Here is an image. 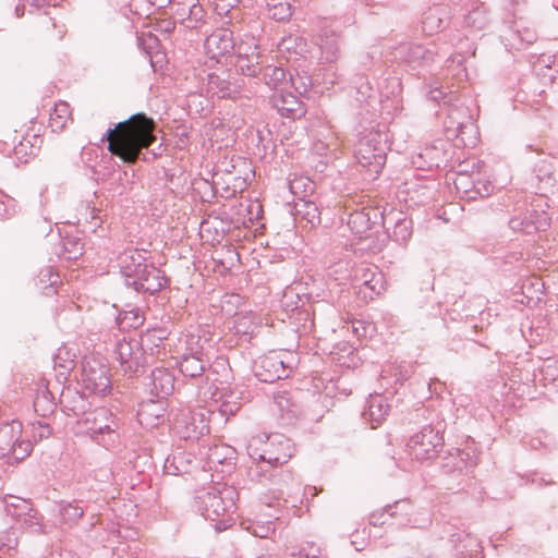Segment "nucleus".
Wrapping results in <instances>:
<instances>
[{"label":"nucleus","mask_w":558,"mask_h":558,"mask_svg":"<svg viewBox=\"0 0 558 558\" xmlns=\"http://www.w3.org/2000/svg\"><path fill=\"white\" fill-rule=\"evenodd\" d=\"M272 487L270 488L274 494V499L277 506H286L288 499L284 496H290L293 487L295 486L293 475L290 471H279L276 474H270Z\"/></svg>","instance_id":"obj_25"},{"label":"nucleus","mask_w":558,"mask_h":558,"mask_svg":"<svg viewBox=\"0 0 558 558\" xmlns=\"http://www.w3.org/2000/svg\"><path fill=\"white\" fill-rule=\"evenodd\" d=\"M410 509L411 505L408 499H401L393 502L392 505L385 507V511L389 518H397L399 515L407 517L410 512Z\"/></svg>","instance_id":"obj_51"},{"label":"nucleus","mask_w":558,"mask_h":558,"mask_svg":"<svg viewBox=\"0 0 558 558\" xmlns=\"http://www.w3.org/2000/svg\"><path fill=\"white\" fill-rule=\"evenodd\" d=\"M52 434V428L48 423L38 422L33 426V436L36 439L43 440Z\"/></svg>","instance_id":"obj_55"},{"label":"nucleus","mask_w":558,"mask_h":558,"mask_svg":"<svg viewBox=\"0 0 558 558\" xmlns=\"http://www.w3.org/2000/svg\"><path fill=\"white\" fill-rule=\"evenodd\" d=\"M17 522L21 523L22 526L27 529H32L35 532H41L40 518L38 512L33 509V511H28L27 514H24Z\"/></svg>","instance_id":"obj_52"},{"label":"nucleus","mask_w":558,"mask_h":558,"mask_svg":"<svg viewBox=\"0 0 558 558\" xmlns=\"http://www.w3.org/2000/svg\"><path fill=\"white\" fill-rule=\"evenodd\" d=\"M291 73L287 72L282 66L277 64L264 65L259 76L264 83L277 92L286 90L290 85Z\"/></svg>","instance_id":"obj_26"},{"label":"nucleus","mask_w":558,"mask_h":558,"mask_svg":"<svg viewBox=\"0 0 558 558\" xmlns=\"http://www.w3.org/2000/svg\"><path fill=\"white\" fill-rule=\"evenodd\" d=\"M62 521L72 525L78 522L84 514V509L77 502L61 504L59 509Z\"/></svg>","instance_id":"obj_47"},{"label":"nucleus","mask_w":558,"mask_h":558,"mask_svg":"<svg viewBox=\"0 0 558 558\" xmlns=\"http://www.w3.org/2000/svg\"><path fill=\"white\" fill-rule=\"evenodd\" d=\"M320 50L326 62H333L340 56V36L335 32H325L320 38Z\"/></svg>","instance_id":"obj_38"},{"label":"nucleus","mask_w":558,"mask_h":558,"mask_svg":"<svg viewBox=\"0 0 558 558\" xmlns=\"http://www.w3.org/2000/svg\"><path fill=\"white\" fill-rule=\"evenodd\" d=\"M117 262L125 284L136 292L153 295L168 283L165 272L153 263L148 264L146 257L136 248L124 250L118 255Z\"/></svg>","instance_id":"obj_2"},{"label":"nucleus","mask_w":558,"mask_h":558,"mask_svg":"<svg viewBox=\"0 0 558 558\" xmlns=\"http://www.w3.org/2000/svg\"><path fill=\"white\" fill-rule=\"evenodd\" d=\"M61 283L60 276L52 266H45L37 276V286L41 293L51 296L57 293L58 284Z\"/></svg>","instance_id":"obj_32"},{"label":"nucleus","mask_w":558,"mask_h":558,"mask_svg":"<svg viewBox=\"0 0 558 558\" xmlns=\"http://www.w3.org/2000/svg\"><path fill=\"white\" fill-rule=\"evenodd\" d=\"M348 226L355 234L362 235L371 229L372 222L369 213L362 210H355L349 215Z\"/></svg>","instance_id":"obj_41"},{"label":"nucleus","mask_w":558,"mask_h":558,"mask_svg":"<svg viewBox=\"0 0 558 558\" xmlns=\"http://www.w3.org/2000/svg\"><path fill=\"white\" fill-rule=\"evenodd\" d=\"M227 493H230V489L223 488V490H218L217 488H211L197 496L198 509L204 518L216 520L234 506L231 498L225 499L223 495Z\"/></svg>","instance_id":"obj_14"},{"label":"nucleus","mask_w":558,"mask_h":558,"mask_svg":"<svg viewBox=\"0 0 558 558\" xmlns=\"http://www.w3.org/2000/svg\"><path fill=\"white\" fill-rule=\"evenodd\" d=\"M174 434L183 440H197L209 432L204 414L191 410H181L172 423Z\"/></svg>","instance_id":"obj_12"},{"label":"nucleus","mask_w":558,"mask_h":558,"mask_svg":"<svg viewBox=\"0 0 558 558\" xmlns=\"http://www.w3.org/2000/svg\"><path fill=\"white\" fill-rule=\"evenodd\" d=\"M26 2L29 3L32 7L39 9L45 5H49L50 0H26Z\"/></svg>","instance_id":"obj_63"},{"label":"nucleus","mask_w":558,"mask_h":558,"mask_svg":"<svg viewBox=\"0 0 558 558\" xmlns=\"http://www.w3.org/2000/svg\"><path fill=\"white\" fill-rule=\"evenodd\" d=\"M209 470L219 471V466L231 469L235 460V449L226 444L209 446L201 451Z\"/></svg>","instance_id":"obj_18"},{"label":"nucleus","mask_w":558,"mask_h":558,"mask_svg":"<svg viewBox=\"0 0 558 558\" xmlns=\"http://www.w3.org/2000/svg\"><path fill=\"white\" fill-rule=\"evenodd\" d=\"M387 135L375 129L359 134L354 146L356 161L376 178L383 170L387 158Z\"/></svg>","instance_id":"obj_3"},{"label":"nucleus","mask_w":558,"mask_h":558,"mask_svg":"<svg viewBox=\"0 0 558 558\" xmlns=\"http://www.w3.org/2000/svg\"><path fill=\"white\" fill-rule=\"evenodd\" d=\"M54 397L48 389L47 385L41 384L38 386L36 390V396L34 399V410L35 412L41 416L46 417L52 414L56 410Z\"/></svg>","instance_id":"obj_30"},{"label":"nucleus","mask_w":558,"mask_h":558,"mask_svg":"<svg viewBox=\"0 0 558 558\" xmlns=\"http://www.w3.org/2000/svg\"><path fill=\"white\" fill-rule=\"evenodd\" d=\"M149 332H154L155 336L151 337V341L149 342V347H145V351L146 350H150L153 351V345L154 347H159V343L162 342V340L166 338L163 336V331L162 330H148L146 333H149Z\"/></svg>","instance_id":"obj_59"},{"label":"nucleus","mask_w":558,"mask_h":558,"mask_svg":"<svg viewBox=\"0 0 558 558\" xmlns=\"http://www.w3.org/2000/svg\"><path fill=\"white\" fill-rule=\"evenodd\" d=\"M7 514L15 521H19L28 511H33V505L29 500L16 496H7L3 499Z\"/></svg>","instance_id":"obj_39"},{"label":"nucleus","mask_w":558,"mask_h":558,"mask_svg":"<svg viewBox=\"0 0 558 558\" xmlns=\"http://www.w3.org/2000/svg\"><path fill=\"white\" fill-rule=\"evenodd\" d=\"M83 243L80 239L66 238L62 241L60 255L66 260H75L83 254Z\"/></svg>","instance_id":"obj_48"},{"label":"nucleus","mask_w":558,"mask_h":558,"mask_svg":"<svg viewBox=\"0 0 558 558\" xmlns=\"http://www.w3.org/2000/svg\"><path fill=\"white\" fill-rule=\"evenodd\" d=\"M154 332L144 333L141 340L122 339L117 342L114 353L124 373L137 374L147 363L145 347H149Z\"/></svg>","instance_id":"obj_6"},{"label":"nucleus","mask_w":558,"mask_h":558,"mask_svg":"<svg viewBox=\"0 0 558 558\" xmlns=\"http://www.w3.org/2000/svg\"><path fill=\"white\" fill-rule=\"evenodd\" d=\"M292 441L281 434L252 437L247 446V453L252 460L265 466H278L287 463L294 454Z\"/></svg>","instance_id":"obj_4"},{"label":"nucleus","mask_w":558,"mask_h":558,"mask_svg":"<svg viewBox=\"0 0 558 558\" xmlns=\"http://www.w3.org/2000/svg\"><path fill=\"white\" fill-rule=\"evenodd\" d=\"M155 121L145 113H135L128 120L119 122L114 129L109 128L101 141L109 143L112 155L124 162L134 163L142 150L148 148L156 140Z\"/></svg>","instance_id":"obj_1"},{"label":"nucleus","mask_w":558,"mask_h":558,"mask_svg":"<svg viewBox=\"0 0 558 558\" xmlns=\"http://www.w3.org/2000/svg\"><path fill=\"white\" fill-rule=\"evenodd\" d=\"M490 23L489 10L483 2H473L464 15V24L476 31L485 29Z\"/></svg>","instance_id":"obj_29"},{"label":"nucleus","mask_w":558,"mask_h":558,"mask_svg":"<svg viewBox=\"0 0 558 558\" xmlns=\"http://www.w3.org/2000/svg\"><path fill=\"white\" fill-rule=\"evenodd\" d=\"M270 104L282 117L296 119L305 113L303 102L289 88L275 93L270 97Z\"/></svg>","instance_id":"obj_19"},{"label":"nucleus","mask_w":558,"mask_h":558,"mask_svg":"<svg viewBox=\"0 0 558 558\" xmlns=\"http://www.w3.org/2000/svg\"><path fill=\"white\" fill-rule=\"evenodd\" d=\"M377 268H372L368 266L360 267L356 270V277L360 276L362 280V284L365 288H368L372 293L379 294L383 289L384 284V277L383 274L379 271H376Z\"/></svg>","instance_id":"obj_36"},{"label":"nucleus","mask_w":558,"mask_h":558,"mask_svg":"<svg viewBox=\"0 0 558 558\" xmlns=\"http://www.w3.org/2000/svg\"><path fill=\"white\" fill-rule=\"evenodd\" d=\"M320 548L313 542L304 543L299 549V558H320Z\"/></svg>","instance_id":"obj_54"},{"label":"nucleus","mask_w":558,"mask_h":558,"mask_svg":"<svg viewBox=\"0 0 558 558\" xmlns=\"http://www.w3.org/2000/svg\"><path fill=\"white\" fill-rule=\"evenodd\" d=\"M22 424L17 421L0 423V458L12 456L15 461L24 460L32 452L28 440L19 441Z\"/></svg>","instance_id":"obj_8"},{"label":"nucleus","mask_w":558,"mask_h":558,"mask_svg":"<svg viewBox=\"0 0 558 558\" xmlns=\"http://www.w3.org/2000/svg\"><path fill=\"white\" fill-rule=\"evenodd\" d=\"M316 184L308 177H294L289 180L290 192L295 196V202L312 198Z\"/></svg>","instance_id":"obj_33"},{"label":"nucleus","mask_w":558,"mask_h":558,"mask_svg":"<svg viewBox=\"0 0 558 558\" xmlns=\"http://www.w3.org/2000/svg\"><path fill=\"white\" fill-rule=\"evenodd\" d=\"M369 523L374 526H383L387 523V513L385 508L380 511H374L369 517Z\"/></svg>","instance_id":"obj_57"},{"label":"nucleus","mask_w":558,"mask_h":558,"mask_svg":"<svg viewBox=\"0 0 558 558\" xmlns=\"http://www.w3.org/2000/svg\"><path fill=\"white\" fill-rule=\"evenodd\" d=\"M268 16L277 22L288 21L292 15L291 4L287 0H269Z\"/></svg>","instance_id":"obj_42"},{"label":"nucleus","mask_w":558,"mask_h":558,"mask_svg":"<svg viewBox=\"0 0 558 558\" xmlns=\"http://www.w3.org/2000/svg\"><path fill=\"white\" fill-rule=\"evenodd\" d=\"M550 225V218L546 211L527 210L526 213L514 216L509 220V227L513 231L532 234L534 232L546 230Z\"/></svg>","instance_id":"obj_17"},{"label":"nucleus","mask_w":558,"mask_h":558,"mask_svg":"<svg viewBox=\"0 0 558 558\" xmlns=\"http://www.w3.org/2000/svg\"><path fill=\"white\" fill-rule=\"evenodd\" d=\"M451 20V10L448 7H433L424 12L422 29L426 35L442 31Z\"/></svg>","instance_id":"obj_22"},{"label":"nucleus","mask_w":558,"mask_h":558,"mask_svg":"<svg viewBox=\"0 0 558 558\" xmlns=\"http://www.w3.org/2000/svg\"><path fill=\"white\" fill-rule=\"evenodd\" d=\"M553 173V166L550 162L542 161V167L538 170L537 177L543 180L544 178H550Z\"/></svg>","instance_id":"obj_60"},{"label":"nucleus","mask_w":558,"mask_h":558,"mask_svg":"<svg viewBox=\"0 0 558 558\" xmlns=\"http://www.w3.org/2000/svg\"><path fill=\"white\" fill-rule=\"evenodd\" d=\"M294 216L306 220L312 227L320 223V211L313 198L294 202Z\"/></svg>","instance_id":"obj_31"},{"label":"nucleus","mask_w":558,"mask_h":558,"mask_svg":"<svg viewBox=\"0 0 558 558\" xmlns=\"http://www.w3.org/2000/svg\"><path fill=\"white\" fill-rule=\"evenodd\" d=\"M290 81L291 82H290L289 88H293L300 95L306 93L312 85L310 77H307V76L302 77L299 74H296V76L291 74Z\"/></svg>","instance_id":"obj_53"},{"label":"nucleus","mask_w":558,"mask_h":558,"mask_svg":"<svg viewBox=\"0 0 558 558\" xmlns=\"http://www.w3.org/2000/svg\"><path fill=\"white\" fill-rule=\"evenodd\" d=\"M389 410L390 407L386 402V399L381 395H375L369 396L367 399L366 408L364 409L362 415L364 420L372 423V428H376V426L386 418Z\"/></svg>","instance_id":"obj_27"},{"label":"nucleus","mask_w":558,"mask_h":558,"mask_svg":"<svg viewBox=\"0 0 558 558\" xmlns=\"http://www.w3.org/2000/svg\"><path fill=\"white\" fill-rule=\"evenodd\" d=\"M123 319H130V327L136 328L143 324V317L140 314V310H132L124 314Z\"/></svg>","instance_id":"obj_58"},{"label":"nucleus","mask_w":558,"mask_h":558,"mask_svg":"<svg viewBox=\"0 0 558 558\" xmlns=\"http://www.w3.org/2000/svg\"><path fill=\"white\" fill-rule=\"evenodd\" d=\"M400 53L405 62L413 68L425 66L440 59V51L435 43L426 46L421 44H407L400 48ZM446 52L442 53V57Z\"/></svg>","instance_id":"obj_16"},{"label":"nucleus","mask_w":558,"mask_h":558,"mask_svg":"<svg viewBox=\"0 0 558 558\" xmlns=\"http://www.w3.org/2000/svg\"><path fill=\"white\" fill-rule=\"evenodd\" d=\"M275 532V526L271 521H267L266 525H257L256 527H253L252 533L260 538L268 537L271 533Z\"/></svg>","instance_id":"obj_56"},{"label":"nucleus","mask_w":558,"mask_h":558,"mask_svg":"<svg viewBox=\"0 0 558 558\" xmlns=\"http://www.w3.org/2000/svg\"><path fill=\"white\" fill-rule=\"evenodd\" d=\"M19 539L14 529L0 536V558L13 557L17 553Z\"/></svg>","instance_id":"obj_46"},{"label":"nucleus","mask_w":558,"mask_h":558,"mask_svg":"<svg viewBox=\"0 0 558 558\" xmlns=\"http://www.w3.org/2000/svg\"><path fill=\"white\" fill-rule=\"evenodd\" d=\"M72 121L70 106L65 101H59L50 112L49 126L53 132H61Z\"/></svg>","instance_id":"obj_34"},{"label":"nucleus","mask_w":558,"mask_h":558,"mask_svg":"<svg viewBox=\"0 0 558 558\" xmlns=\"http://www.w3.org/2000/svg\"><path fill=\"white\" fill-rule=\"evenodd\" d=\"M166 404L162 399L148 400L140 404L137 418L141 425L145 427L158 426L165 417Z\"/></svg>","instance_id":"obj_24"},{"label":"nucleus","mask_w":558,"mask_h":558,"mask_svg":"<svg viewBox=\"0 0 558 558\" xmlns=\"http://www.w3.org/2000/svg\"><path fill=\"white\" fill-rule=\"evenodd\" d=\"M352 332L356 337H366L367 328L364 326L362 322H353L352 323Z\"/></svg>","instance_id":"obj_61"},{"label":"nucleus","mask_w":558,"mask_h":558,"mask_svg":"<svg viewBox=\"0 0 558 558\" xmlns=\"http://www.w3.org/2000/svg\"><path fill=\"white\" fill-rule=\"evenodd\" d=\"M186 350L179 362L180 372L185 377L201 378L202 381L209 380V374L206 373L208 360L205 359L203 347L199 344V338L193 335L186 339Z\"/></svg>","instance_id":"obj_9"},{"label":"nucleus","mask_w":558,"mask_h":558,"mask_svg":"<svg viewBox=\"0 0 558 558\" xmlns=\"http://www.w3.org/2000/svg\"><path fill=\"white\" fill-rule=\"evenodd\" d=\"M87 432L97 441H105V435L111 437L119 427L113 414L105 407L97 408L83 418Z\"/></svg>","instance_id":"obj_13"},{"label":"nucleus","mask_w":558,"mask_h":558,"mask_svg":"<svg viewBox=\"0 0 558 558\" xmlns=\"http://www.w3.org/2000/svg\"><path fill=\"white\" fill-rule=\"evenodd\" d=\"M151 5L161 9L171 3V0H149Z\"/></svg>","instance_id":"obj_64"},{"label":"nucleus","mask_w":558,"mask_h":558,"mask_svg":"<svg viewBox=\"0 0 558 558\" xmlns=\"http://www.w3.org/2000/svg\"><path fill=\"white\" fill-rule=\"evenodd\" d=\"M442 436L433 426H424L414 434L407 444L408 454L417 461L429 460L436 456L442 446Z\"/></svg>","instance_id":"obj_10"},{"label":"nucleus","mask_w":558,"mask_h":558,"mask_svg":"<svg viewBox=\"0 0 558 558\" xmlns=\"http://www.w3.org/2000/svg\"><path fill=\"white\" fill-rule=\"evenodd\" d=\"M412 235V221L400 219L396 222L392 231V238L396 242L405 243Z\"/></svg>","instance_id":"obj_50"},{"label":"nucleus","mask_w":558,"mask_h":558,"mask_svg":"<svg viewBox=\"0 0 558 558\" xmlns=\"http://www.w3.org/2000/svg\"><path fill=\"white\" fill-rule=\"evenodd\" d=\"M81 380L83 389L88 393L104 396L110 390L109 368L101 356H84Z\"/></svg>","instance_id":"obj_7"},{"label":"nucleus","mask_w":558,"mask_h":558,"mask_svg":"<svg viewBox=\"0 0 558 558\" xmlns=\"http://www.w3.org/2000/svg\"><path fill=\"white\" fill-rule=\"evenodd\" d=\"M466 177L465 175H459L458 179L456 180V186L458 190L460 189H464V192L465 193H469L468 189H466Z\"/></svg>","instance_id":"obj_62"},{"label":"nucleus","mask_w":558,"mask_h":558,"mask_svg":"<svg viewBox=\"0 0 558 558\" xmlns=\"http://www.w3.org/2000/svg\"><path fill=\"white\" fill-rule=\"evenodd\" d=\"M236 3L238 0H216L214 10L218 15L228 17L227 23L233 25L232 21L240 15Z\"/></svg>","instance_id":"obj_45"},{"label":"nucleus","mask_w":558,"mask_h":558,"mask_svg":"<svg viewBox=\"0 0 558 558\" xmlns=\"http://www.w3.org/2000/svg\"><path fill=\"white\" fill-rule=\"evenodd\" d=\"M238 57H247L253 53L262 54L258 39L254 35L244 34L240 43L235 45Z\"/></svg>","instance_id":"obj_49"},{"label":"nucleus","mask_w":558,"mask_h":558,"mask_svg":"<svg viewBox=\"0 0 558 558\" xmlns=\"http://www.w3.org/2000/svg\"><path fill=\"white\" fill-rule=\"evenodd\" d=\"M76 353L68 347L58 349L53 357L54 368L60 369V374L70 372L75 366Z\"/></svg>","instance_id":"obj_40"},{"label":"nucleus","mask_w":558,"mask_h":558,"mask_svg":"<svg viewBox=\"0 0 558 558\" xmlns=\"http://www.w3.org/2000/svg\"><path fill=\"white\" fill-rule=\"evenodd\" d=\"M428 97L436 102H444L445 105H449L457 99V93L448 89V87H444L438 85L437 82L432 83L426 86Z\"/></svg>","instance_id":"obj_44"},{"label":"nucleus","mask_w":558,"mask_h":558,"mask_svg":"<svg viewBox=\"0 0 558 558\" xmlns=\"http://www.w3.org/2000/svg\"><path fill=\"white\" fill-rule=\"evenodd\" d=\"M146 387L150 395L158 399H165L174 389V377L167 368L156 367L151 371Z\"/></svg>","instance_id":"obj_21"},{"label":"nucleus","mask_w":558,"mask_h":558,"mask_svg":"<svg viewBox=\"0 0 558 558\" xmlns=\"http://www.w3.org/2000/svg\"><path fill=\"white\" fill-rule=\"evenodd\" d=\"M41 138L37 135H26L14 146L13 153L15 157L24 162L27 158L35 156L40 148Z\"/></svg>","instance_id":"obj_35"},{"label":"nucleus","mask_w":558,"mask_h":558,"mask_svg":"<svg viewBox=\"0 0 558 558\" xmlns=\"http://www.w3.org/2000/svg\"><path fill=\"white\" fill-rule=\"evenodd\" d=\"M519 41V49L524 46L534 44L537 40V33L534 27L527 25L525 22H515V31L513 33V40Z\"/></svg>","instance_id":"obj_43"},{"label":"nucleus","mask_w":558,"mask_h":558,"mask_svg":"<svg viewBox=\"0 0 558 558\" xmlns=\"http://www.w3.org/2000/svg\"><path fill=\"white\" fill-rule=\"evenodd\" d=\"M202 81V89L218 98L235 99L243 95L244 81L229 71L208 73Z\"/></svg>","instance_id":"obj_11"},{"label":"nucleus","mask_w":558,"mask_h":558,"mask_svg":"<svg viewBox=\"0 0 558 558\" xmlns=\"http://www.w3.org/2000/svg\"><path fill=\"white\" fill-rule=\"evenodd\" d=\"M194 461V456L186 451H177L169 454L163 464L165 473L169 475H181L189 473Z\"/></svg>","instance_id":"obj_28"},{"label":"nucleus","mask_w":558,"mask_h":558,"mask_svg":"<svg viewBox=\"0 0 558 558\" xmlns=\"http://www.w3.org/2000/svg\"><path fill=\"white\" fill-rule=\"evenodd\" d=\"M263 56L253 53L247 57H238L235 68L242 75L258 77L263 69Z\"/></svg>","instance_id":"obj_37"},{"label":"nucleus","mask_w":558,"mask_h":558,"mask_svg":"<svg viewBox=\"0 0 558 558\" xmlns=\"http://www.w3.org/2000/svg\"><path fill=\"white\" fill-rule=\"evenodd\" d=\"M60 403L68 415L82 416V420L90 412V402L77 390L66 389L62 391Z\"/></svg>","instance_id":"obj_23"},{"label":"nucleus","mask_w":558,"mask_h":558,"mask_svg":"<svg viewBox=\"0 0 558 558\" xmlns=\"http://www.w3.org/2000/svg\"><path fill=\"white\" fill-rule=\"evenodd\" d=\"M174 19L187 28H195L204 16V10L198 0H171Z\"/></svg>","instance_id":"obj_20"},{"label":"nucleus","mask_w":558,"mask_h":558,"mask_svg":"<svg viewBox=\"0 0 558 558\" xmlns=\"http://www.w3.org/2000/svg\"><path fill=\"white\" fill-rule=\"evenodd\" d=\"M295 365V356L289 351H272L260 356L254 366L255 376L263 383L288 378Z\"/></svg>","instance_id":"obj_5"},{"label":"nucleus","mask_w":558,"mask_h":558,"mask_svg":"<svg viewBox=\"0 0 558 558\" xmlns=\"http://www.w3.org/2000/svg\"><path fill=\"white\" fill-rule=\"evenodd\" d=\"M234 29L219 27L215 29L205 40L204 48L206 54L219 61L235 50Z\"/></svg>","instance_id":"obj_15"}]
</instances>
